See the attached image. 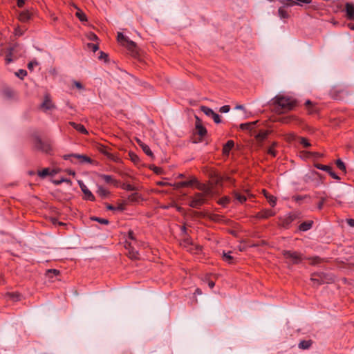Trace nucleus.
I'll return each instance as SVG.
<instances>
[{
    "instance_id": "obj_1",
    "label": "nucleus",
    "mask_w": 354,
    "mask_h": 354,
    "mask_svg": "<svg viewBox=\"0 0 354 354\" xmlns=\"http://www.w3.org/2000/svg\"><path fill=\"white\" fill-rule=\"evenodd\" d=\"M272 101L273 104L275 105V110L279 113L292 110L296 106L295 100L284 95H277Z\"/></svg>"
},
{
    "instance_id": "obj_2",
    "label": "nucleus",
    "mask_w": 354,
    "mask_h": 354,
    "mask_svg": "<svg viewBox=\"0 0 354 354\" xmlns=\"http://www.w3.org/2000/svg\"><path fill=\"white\" fill-rule=\"evenodd\" d=\"M118 41L122 46H124L132 56L136 57L138 55V47L136 44L121 32L118 33Z\"/></svg>"
},
{
    "instance_id": "obj_3",
    "label": "nucleus",
    "mask_w": 354,
    "mask_h": 354,
    "mask_svg": "<svg viewBox=\"0 0 354 354\" xmlns=\"http://www.w3.org/2000/svg\"><path fill=\"white\" fill-rule=\"evenodd\" d=\"M205 196L202 193H196L189 198V205L194 208H199L205 203Z\"/></svg>"
},
{
    "instance_id": "obj_4",
    "label": "nucleus",
    "mask_w": 354,
    "mask_h": 354,
    "mask_svg": "<svg viewBox=\"0 0 354 354\" xmlns=\"http://www.w3.org/2000/svg\"><path fill=\"white\" fill-rule=\"evenodd\" d=\"M283 257L290 262L294 264L299 263L302 260V256L297 252L285 250L283 252Z\"/></svg>"
},
{
    "instance_id": "obj_5",
    "label": "nucleus",
    "mask_w": 354,
    "mask_h": 354,
    "mask_svg": "<svg viewBox=\"0 0 354 354\" xmlns=\"http://www.w3.org/2000/svg\"><path fill=\"white\" fill-rule=\"evenodd\" d=\"M19 48V46L18 45H14L6 50L5 60L7 64L17 59L18 55L17 53Z\"/></svg>"
},
{
    "instance_id": "obj_6",
    "label": "nucleus",
    "mask_w": 354,
    "mask_h": 354,
    "mask_svg": "<svg viewBox=\"0 0 354 354\" xmlns=\"http://www.w3.org/2000/svg\"><path fill=\"white\" fill-rule=\"evenodd\" d=\"M34 145L37 149H39L46 153H48L51 150L50 145L47 142L42 141L39 137L36 136L34 138Z\"/></svg>"
},
{
    "instance_id": "obj_7",
    "label": "nucleus",
    "mask_w": 354,
    "mask_h": 354,
    "mask_svg": "<svg viewBox=\"0 0 354 354\" xmlns=\"http://www.w3.org/2000/svg\"><path fill=\"white\" fill-rule=\"evenodd\" d=\"M64 160H70L71 158H74L78 160L80 163H91L92 160L91 158L86 155L83 154H77V153H71V154H66L63 156Z\"/></svg>"
},
{
    "instance_id": "obj_8",
    "label": "nucleus",
    "mask_w": 354,
    "mask_h": 354,
    "mask_svg": "<svg viewBox=\"0 0 354 354\" xmlns=\"http://www.w3.org/2000/svg\"><path fill=\"white\" fill-rule=\"evenodd\" d=\"M201 110L206 115L212 118L215 123L218 124L221 122L219 115L215 113L212 109L205 106H201Z\"/></svg>"
},
{
    "instance_id": "obj_9",
    "label": "nucleus",
    "mask_w": 354,
    "mask_h": 354,
    "mask_svg": "<svg viewBox=\"0 0 354 354\" xmlns=\"http://www.w3.org/2000/svg\"><path fill=\"white\" fill-rule=\"evenodd\" d=\"M78 184L82 192L84 194L85 199L91 201H95V196H93L92 192L88 189L86 185L82 180H78Z\"/></svg>"
},
{
    "instance_id": "obj_10",
    "label": "nucleus",
    "mask_w": 354,
    "mask_h": 354,
    "mask_svg": "<svg viewBox=\"0 0 354 354\" xmlns=\"http://www.w3.org/2000/svg\"><path fill=\"white\" fill-rule=\"evenodd\" d=\"M275 212L272 209H265L258 212L255 215V218L259 219H266L274 216Z\"/></svg>"
},
{
    "instance_id": "obj_11",
    "label": "nucleus",
    "mask_w": 354,
    "mask_h": 354,
    "mask_svg": "<svg viewBox=\"0 0 354 354\" xmlns=\"http://www.w3.org/2000/svg\"><path fill=\"white\" fill-rule=\"evenodd\" d=\"M196 129L197 133L201 136H205L207 133L206 129L202 125L201 120L196 116Z\"/></svg>"
},
{
    "instance_id": "obj_12",
    "label": "nucleus",
    "mask_w": 354,
    "mask_h": 354,
    "mask_svg": "<svg viewBox=\"0 0 354 354\" xmlns=\"http://www.w3.org/2000/svg\"><path fill=\"white\" fill-rule=\"evenodd\" d=\"M346 13L347 19L354 20V4L346 3L345 5Z\"/></svg>"
},
{
    "instance_id": "obj_13",
    "label": "nucleus",
    "mask_w": 354,
    "mask_h": 354,
    "mask_svg": "<svg viewBox=\"0 0 354 354\" xmlns=\"http://www.w3.org/2000/svg\"><path fill=\"white\" fill-rule=\"evenodd\" d=\"M196 182H197L196 179L195 178H193L192 179H191L189 180L181 181V182L176 183H175L174 186L177 189H179V188H183V187H190V186L193 185Z\"/></svg>"
},
{
    "instance_id": "obj_14",
    "label": "nucleus",
    "mask_w": 354,
    "mask_h": 354,
    "mask_svg": "<svg viewBox=\"0 0 354 354\" xmlns=\"http://www.w3.org/2000/svg\"><path fill=\"white\" fill-rule=\"evenodd\" d=\"M41 108L44 110H50L54 107V105L50 100L49 95H46L44 100L41 105Z\"/></svg>"
},
{
    "instance_id": "obj_15",
    "label": "nucleus",
    "mask_w": 354,
    "mask_h": 354,
    "mask_svg": "<svg viewBox=\"0 0 354 354\" xmlns=\"http://www.w3.org/2000/svg\"><path fill=\"white\" fill-rule=\"evenodd\" d=\"M196 183V187L200 191H202L205 196L210 195L212 193L211 188L206 185L205 184L199 183L198 182Z\"/></svg>"
},
{
    "instance_id": "obj_16",
    "label": "nucleus",
    "mask_w": 354,
    "mask_h": 354,
    "mask_svg": "<svg viewBox=\"0 0 354 354\" xmlns=\"http://www.w3.org/2000/svg\"><path fill=\"white\" fill-rule=\"evenodd\" d=\"M257 122H258V121L247 122V123H242L240 124V129L243 131H251L252 129H254Z\"/></svg>"
},
{
    "instance_id": "obj_17",
    "label": "nucleus",
    "mask_w": 354,
    "mask_h": 354,
    "mask_svg": "<svg viewBox=\"0 0 354 354\" xmlns=\"http://www.w3.org/2000/svg\"><path fill=\"white\" fill-rule=\"evenodd\" d=\"M100 178L103 180L106 183L113 184L115 186H118V181L115 180L112 176L100 174Z\"/></svg>"
},
{
    "instance_id": "obj_18",
    "label": "nucleus",
    "mask_w": 354,
    "mask_h": 354,
    "mask_svg": "<svg viewBox=\"0 0 354 354\" xmlns=\"http://www.w3.org/2000/svg\"><path fill=\"white\" fill-rule=\"evenodd\" d=\"M32 15L28 10H24L19 15V19L21 22H27L31 19Z\"/></svg>"
},
{
    "instance_id": "obj_19",
    "label": "nucleus",
    "mask_w": 354,
    "mask_h": 354,
    "mask_svg": "<svg viewBox=\"0 0 354 354\" xmlns=\"http://www.w3.org/2000/svg\"><path fill=\"white\" fill-rule=\"evenodd\" d=\"M234 142L233 140H228L223 147V153L225 156H228L231 149L234 147Z\"/></svg>"
},
{
    "instance_id": "obj_20",
    "label": "nucleus",
    "mask_w": 354,
    "mask_h": 354,
    "mask_svg": "<svg viewBox=\"0 0 354 354\" xmlns=\"http://www.w3.org/2000/svg\"><path fill=\"white\" fill-rule=\"evenodd\" d=\"M313 224V221H304L299 225V230L303 231V232L308 231V230H310L312 227Z\"/></svg>"
},
{
    "instance_id": "obj_21",
    "label": "nucleus",
    "mask_w": 354,
    "mask_h": 354,
    "mask_svg": "<svg viewBox=\"0 0 354 354\" xmlns=\"http://www.w3.org/2000/svg\"><path fill=\"white\" fill-rule=\"evenodd\" d=\"M311 281L313 282V285H320L326 282V281L320 274H314L311 278Z\"/></svg>"
},
{
    "instance_id": "obj_22",
    "label": "nucleus",
    "mask_w": 354,
    "mask_h": 354,
    "mask_svg": "<svg viewBox=\"0 0 354 354\" xmlns=\"http://www.w3.org/2000/svg\"><path fill=\"white\" fill-rule=\"evenodd\" d=\"M70 124L75 129H76L77 131L83 133V134H87L88 133V131L86 129V128L84 127V125L81 124H77V123H75V122H70Z\"/></svg>"
},
{
    "instance_id": "obj_23",
    "label": "nucleus",
    "mask_w": 354,
    "mask_h": 354,
    "mask_svg": "<svg viewBox=\"0 0 354 354\" xmlns=\"http://www.w3.org/2000/svg\"><path fill=\"white\" fill-rule=\"evenodd\" d=\"M6 297L7 299L17 301L21 299V295L17 292H8L6 295Z\"/></svg>"
},
{
    "instance_id": "obj_24",
    "label": "nucleus",
    "mask_w": 354,
    "mask_h": 354,
    "mask_svg": "<svg viewBox=\"0 0 354 354\" xmlns=\"http://www.w3.org/2000/svg\"><path fill=\"white\" fill-rule=\"evenodd\" d=\"M278 15L281 19H288L290 15L284 6H281L278 9Z\"/></svg>"
},
{
    "instance_id": "obj_25",
    "label": "nucleus",
    "mask_w": 354,
    "mask_h": 354,
    "mask_svg": "<svg viewBox=\"0 0 354 354\" xmlns=\"http://www.w3.org/2000/svg\"><path fill=\"white\" fill-rule=\"evenodd\" d=\"M264 196L268 200V203L272 207H274L277 204V198L271 194H268L265 190L263 191Z\"/></svg>"
},
{
    "instance_id": "obj_26",
    "label": "nucleus",
    "mask_w": 354,
    "mask_h": 354,
    "mask_svg": "<svg viewBox=\"0 0 354 354\" xmlns=\"http://www.w3.org/2000/svg\"><path fill=\"white\" fill-rule=\"evenodd\" d=\"M138 142L139 143L140 146L141 147L142 151L149 156L150 157H153V154L151 151V150L150 149L149 147L143 143V142H140L139 140L138 141Z\"/></svg>"
},
{
    "instance_id": "obj_27",
    "label": "nucleus",
    "mask_w": 354,
    "mask_h": 354,
    "mask_svg": "<svg viewBox=\"0 0 354 354\" xmlns=\"http://www.w3.org/2000/svg\"><path fill=\"white\" fill-rule=\"evenodd\" d=\"M97 194L102 198H106V197L109 196L110 192L109 190H107L106 189L102 187H99L97 190Z\"/></svg>"
},
{
    "instance_id": "obj_28",
    "label": "nucleus",
    "mask_w": 354,
    "mask_h": 354,
    "mask_svg": "<svg viewBox=\"0 0 354 354\" xmlns=\"http://www.w3.org/2000/svg\"><path fill=\"white\" fill-rule=\"evenodd\" d=\"M269 134V131H267V130H261L260 131L257 135H256V139L258 140V141H263V140H265L268 135Z\"/></svg>"
},
{
    "instance_id": "obj_29",
    "label": "nucleus",
    "mask_w": 354,
    "mask_h": 354,
    "mask_svg": "<svg viewBox=\"0 0 354 354\" xmlns=\"http://www.w3.org/2000/svg\"><path fill=\"white\" fill-rule=\"evenodd\" d=\"M131 243H128V248L129 249V257L131 259H138V252L137 250H134L131 246Z\"/></svg>"
},
{
    "instance_id": "obj_30",
    "label": "nucleus",
    "mask_w": 354,
    "mask_h": 354,
    "mask_svg": "<svg viewBox=\"0 0 354 354\" xmlns=\"http://www.w3.org/2000/svg\"><path fill=\"white\" fill-rule=\"evenodd\" d=\"M37 174L39 177L42 178L48 176H53V174L50 173V170L49 168H44L42 170L38 171Z\"/></svg>"
},
{
    "instance_id": "obj_31",
    "label": "nucleus",
    "mask_w": 354,
    "mask_h": 354,
    "mask_svg": "<svg viewBox=\"0 0 354 354\" xmlns=\"http://www.w3.org/2000/svg\"><path fill=\"white\" fill-rule=\"evenodd\" d=\"M311 344L312 342L310 340H302L299 344V348L301 349H308L310 347Z\"/></svg>"
},
{
    "instance_id": "obj_32",
    "label": "nucleus",
    "mask_w": 354,
    "mask_h": 354,
    "mask_svg": "<svg viewBox=\"0 0 354 354\" xmlns=\"http://www.w3.org/2000/svg\"><path fill=\"white\" fill-rule=\"evenodd\" d=\"M76 17L82 22L86 21L87 18L86 15L80 9L75 13Z\"/></svg>"
},
{
    "instance_id": "obj_33",
    "label": "nucleus",
    "mask_w": 354,
    "mask_h": 354,
    "mask_svg": "<svg viewBox=\"0 0 354 354\" xmlns=\"http://www.w3.org/2000/svg\"><path fill=\"white\" fill-rule=\"evenodd\" d=\"M283 3V6L285 7H292L295 5H299V3L296 0H283L282 1Z\"/></svg>"
},
{
    "instance_id": "obj_34",
    "label": "nucleus",
    "mask_w": 354,
    "mask_h": 354,
    "mask_svg": "<svg viewBox=\"0 0 354 354\" xmlns=\"http://www.w3.org/2000/svg\"><path fill=\"white\" fill-rule=\"evenodd\" d=\"M140 195L137 192L131 194L128 197V200L131 202H137L140 200Z\"/></svg>"
},
{
    "instance_id": "obj_35",
    "label": "nucleus",
    "mask_w": 354,
    "mask_h": 354,
    "mask_svg": "<svg viewBox=\"0 0 354 354\" xmlns=\"http://www.w3.org/2000/svg\"><path fill=\"white\" fill-rule=\"evenodd\" d=\"M104 154L108 157V158H109L110 160L114 161V162H118L120 159L118 156H117L116 155H114L113 153H111L110 152H104Z\"/></svg>"
},
{
    "instance_id": "obj_36",
    "label": "nucleus",
    "mask_w": 354,
    "mask_h": 354,
    "mask_svg": "<svg viewBox=\"0 0 354 354\" xmlns=\"http://www.w3.org/2000/svg\"><path fill=\"white\" fill-rule=\"evenodd\" d=\"M234 197L235 198L240 202L241 203H243L246 201V196L245 195H243L239 192L234 193Z\"/></svg>"
},
{
    "instance_id": "obj_37",
    "label": "nucleus",
    "mask_w": 354,
    "mask_h": 354,
    "mask_svg": "<svg viewBox=\"0 0 354 354\" xmlns=\"http://www.w3.org/2000/svg\"><path fill=\"white\" fill-rule=\"evenodd\" d=\"M277 142H273L271 147L267 151V153L273 157H275L277 155L276 151L274 150V147L277 146Z\"/></svg>"
},
{
    "instance_id": "obj_38",
    "label": "nucleus",
    "mask_w": 354,
    "mask_h": 354,
    "mask_svg": "<svg viewBox=\"0 0 354 354\" xmlns=\"http://www.w3.org/2000/svg\"><path fill=\"white\" fill-rule=\"evenodd\" d=\"M336 166L341 171H344V172L346 171L345 164L344 163V162L342 160L338 159L336 160Z\"/></svg>"
},
{
    "instance_id": "obj_39",
    "label": "nucleus",
    "mask_w": 354,
    "mask_h": 354,
    "mask_svg": "<svg viewBox=\"0 0 354 354\" xmlns=\"http://www.w3.org/2000/svg\"><path fill=\"white\" fill-rule=\"evenodd\" d=\"M15 75L21 80H23L24 77L27 75V72L26 70L19 69L18 71L15 73Z\"/></svg>"
},
{
    "instance_id": "obj_40",
    "label": "nucleus",
    "mask_w": 354,
    "mask_h": 354,
    "mask_svg": "<svg viewBox=\"0 0 354 354\" xmlns=\"http://www.w3.org/2000/svg\"><path fill=\"white\" fill-rule=\"evenodd\" d=\"M315 167L320 170H323V171H325L326 172H328L329 170H330V166H328V165H322V164H319V163H317L315 165Z\"/></svg>"
},
{
    "instance_id": "obj_41",
    "label": "nucleus",
    "mask_w": 354,
    "mask_h": 354,
    "mask_svg": "<svg viewBox=\"0 0 354 354\" xmlns=\"http://www.w3.org/2000/svg\"><path fill=\"white\" fill-rule=\"evenodd\" d=\"M129 156L130 157L131 160L134 163H138L140 161L139 157L133 152H129Z\"/></svg>"
},
{
    "instance_id": "obj_42",
    "label": "nucleus",
    "mask_w": 354,
    "mask_h": 354,
    "mask_svg": "<svg viewBox=\"0 0 354 354\" xmlns=\"http://www.w3.org/2000/svg\"><path fill=\"white\" fill-rule=\"evenodd\" d=\"M122 188L127 191H134L136 189L133 185L128 183H123L122 185Z\"/></svg>"
},
{
    "instance_id": "obj_43",
    "label": "nucleus",
    "mask_w": 354,
    "mask_h": 354,
    "mask_svg": "<svg viewBox=\"0 0 354 354\" xmlns=\"http://www.w3.org/2000/svg\"><path fill=\"white\" fill-rule=\"evenodd\" d=\"M299 142L304 147H309L311 145L307 139H306L305 138H302V137L299 138Z\"/></svg>"
},
{
    "instance_id": "obj_44",
    "label": "nucleus",
    "mask_w": 354,
    "mask_h": 354,
    "mask_svg": "<svg viewBox=\"0 0 354 354\" xmlns=\"http://www.w3.org/2000/svg\"><path fill=\"white\" fill-rule=\"evenodd\" d=\"M230 252L227 253L223 252V260L228 263H231V261L232 259V257L230 255Z\"/></svg>"
},
{
    "instance_id": "obj_45",
    "label": "nucleus",
    "mask_w": 354,
    "mask_h": 354,
    "mask_svg": "<svg viewBox=\"0 0 354 354\" xmlns=\"http://www.w3.org/2000/svg\"><path fill=\"white\" fill-rule=\"evenodd\" d=\"M93 220L96 221H97L98 223H100L101 224L106 225V224L109 223V221L107 219H105V218L95 217V218H93Z\"/></svg>"
},
{
    "instance_id": "obj_46",
    "label": "nucleus",
    "mask_w": 354,
    "mask_h": 354,
    "mask_svg": "<svg viewBox=\"0 0 354 354\" xmlns=\"http://www.w3.org/2000/svg\"><path fill=\"white\" fill-rule=\"evenodd\" d=\"M328 174L334 179L339 180L340 178L333 171L332 168L330 167V170L328 171Z\"/></svg>"
},
{
    "instance_id": "obj_47",
    "label": "nucleus",
    "mask_w": 354,
    "mask_h": 354,
    "mask_svg": "<svg viewBox=\"0 0 354 354\" xmlns=\"http://www.w3.org/2000/svg\"><path fill=\"white\" fill-rule=\"evenodd\" d=\"M87 38L91 41H95L97 37L95 33L90 32L87 34Z\"/></svg>"
},
{
    "instance_id": "obj_48",
    "label": "nucleus",
    "mask_w": 354,
    "mask_h": 354,
    "mask_svg": "<svg viewBox=\"0 0 354 354\" xmlns=\"http://www.w3.org/2000/svg\"><path fill=\"white\" fill-rule=\"evenodd\" d=\"M63 182H66V183H67L68 184H71V180L67 179V178H61L59 180H55L54 183L56 184V185H59V184H61Z\"/></svg>"
},
{
    "instance_id": "obj_49",
    "label": "nucleus",
    "mask_w": 354,
    "mask_h": 354,
    "mask_svg": "<svg viewBox=\"0 0 354 354\" xmlns=\"http://www.w3.org/2000/svg\"><path fill=\"white\" fill-rule=\"evenodd\" d=\"M88 47L93 52H96L99 48L98 45L95 44H88Z\"/></svg>"
},
{
    "instance_id": "obj_50",
    "label": "nucleus",
    "mask_w": 354,
    "mask_h": 354,
    "mask_svg": "<svg viewBox=\"0 0 354 354\" xmlns=\"http://www.w3.org/2000/svg\"><path fill=\"white\" fill-rule=\"evenodd\" d=\"M230 110V107L229 105H225L220 108V112L221 113H228Z\"/></svg>"
},
{
    "instance_id": "obj_51",
    "label": "nucleus",
    "mask_w": 354,
    "mask_h": 354,
    "mask_svg": "<svg viewBox=\"0 0 354 354\" xmlns=\"http://www.w3.org/2000/svg\"><path fill=\"white\" fill-rule=\"evenodd\" d=\"M38 64L37 62L36 61H32L28 63V68L30 70H33L34 67Z\"/></svg>"
},
{
    "instance_id": "obj_52",
    "label": "nucleus",
    "mask_w": 354,
    "mask_h": 354,
    "mask_svg": "<svg viewBox=\"0 0 354 354\" xmlns=\"http://www.w3.org/2000/svg\"><path fill=\"white\" fill-rule=\"evenodd\" d=\"M73 84L78 89H83L84 88L83 85L80 82L74 81L73 82Z\"/></svg>"
},
{
    "instance_id": "obj_53",
    "label": "nucleus",
    "mask_w": 354,
    "mask_h": 354,
    "mask_svg": "<svg viewBox=\"0 0 354 354\" xmlns=\"http://www.w3.org/2000/svg\"><path fill=\"white\" fill-rule=\"evenodd\" d=\"M229 201H230L229 198L227 197H225V198H223L221 199L220 203L223 205H225L226 204H227L229 203Z\"/></svg>"
},
{
    "instance_id": "obj_54",
    "label": "nucleus",
    "mask_w": 354,
    "mask_h": 354,
    "mask_svg": "<svg viewBox=\"0 0 354 354\" xmlns=\"http://www.w3.org/2000/svg\"><path fill=\"white\" fill-rule=\"evenodd\" d=\"M15 35H18V36H21L23 35L24 32L22 30H21L19 28H17L15 30Z\"/></svg>"
},
{
    "instance_id": "obj_55",
    "label": "nucleus",
    "mask_w": 354,
    "mask_h": 354,
    "mask_svg": "<svg viewBox=\"0 0 354 354\" xmlns=\"http://www.w3.org/2000/svg\"><path fill=\"white\" fill-rule=\"evenodd\" d=\"M129 239H130L133 241H136V239L134 237V234L132 231L129 232Z\"/></svg>"
},
{
    "instance_id": "obj_56",
    "label": "nucleus",
    "mask_w": 354,
    "mask_h": 354,
    "mask_svg": "<svg viewBox=\"0 0 354 354\" xmlns=\"http://www.w3.org/2000/svg\"><path fill=\"white\" fill-rule=\"evenodd\" d=\"M25 4V0H17V6L22 8Z\"/></svg>"
},
{
    "instance_id": "obj_57",
    "label": "nucleus",
    "mask_w": 354,
    "mask_h": 354,
    "mask_svg": "<svg viewBox=\"0 0 354 354\" xmlns=\"http://www.w3.org/2000/svg\"><path fill=\"white\" fill-rule=\"evenodd\" d=\"M290 120H291V118L290 117L283 118L281 119V121L283 123H288Z\"/></svg>"
},
{
    "instance_id": "obj_58",
    "label": "nucleus",
    "mask_w": 354,
    "mask_h": 354,
    "mask_svg": "<svg viewBox=\"0 0 354 354\" xmlns=\"http://www.w3.org/2000/svg\"><path fill=\"white\" fill-rule=\"evenodd\" d=\"M346 222H347L348 225H350L351 227H354V219H353V218L347 219Z\"/></svg>"
},
{
    "instance_id": "obj_59",
    "label": "nucleus",
    "mask_w": 354,
    "mask_h": 354,
    "mask_svg": "<svg viewBox=\"0 0 354 354\" xmlns=\"http://www.w3.org/2000/svg\"><path fill=\"white\" fill-rule=\"evenodd\" d=\"M116 209L118 211H123L124 209V205L123 204H119L117 207H115Z\"/></svg>"
},
{
    "instance_id": "obj_60",
    "label": "nucleus",
    "mask_w": 354,
    "mask_h": 354,
    "mask_svg": "<svg viewBox=\"0 0 354 354\" xmlns=\"http://www.w3.org/2000/svg\"><path fill=\"white\" fill-rule=\"evenodd\" d=\"M215 176H216V184L220 183L222 181V178L221 176H218L217 174H215Z\"/></svg>"
},
{
    "instance_id": "obj_61",
    "label": "nucleus",
    "mask_w": 354,
    "mask_h": 354,
    "mask_svg": "<svg viewBox=\"0 0 354 354\" xmlns=\"http://www.w3.org/2000/svg\"><path fill=\"white\" fill-rule=\"evenodd\" d=\"M106 208L109 210H115L116 209L115 207H114L111 205H109V204L106 205Z\"/></svg>"
},
{
    "instance_id": "obj_62",
    "label": "nucleus",
    "mask_w": 354,
    "mask_h": 354,
    "mask_svg": "<svg viewBox=\"0 0 354 354\" xmlns=\"http://www.w3.org/2000/svg\"><path fill=\"white\" fill-rule=\"evenodd\" d=\"M49 272H53L54 273L55 275H57L59 273V271L57 270H55V269H53V270H48Z\"/></svg>"
},
{
    "instance_id": "obj_63",
    "label": "nucleus",
    "mask_w": 354,
    "mask_h": 354,
    "mask_svg": "<svg viewBox=\"0 0 354 354\" xmlns=\"http://www.w3.org/2000/svg\"><path fill=\"white\" fill-rule=\"evenodd\" d=\"M347 26L351 30H354V24L349 23Z\"/></svg>"
},
{
    "instance_id": "obj_64",
    "label": "nucleus",
    "mask_w": 354,
    "mask_h": 354,
    "mask_svg": "<svg viewBox=\"0 0 354 354\" xmlns=\"http://www.w3.org/2000/svg\"><path fill=\"white\" fill-rule=\"evenodd\" d=\"M208 285H209V288H214L215 283L214 281H209Z\"/></svg>"
}]
</instances>
